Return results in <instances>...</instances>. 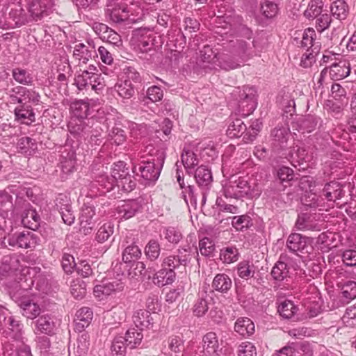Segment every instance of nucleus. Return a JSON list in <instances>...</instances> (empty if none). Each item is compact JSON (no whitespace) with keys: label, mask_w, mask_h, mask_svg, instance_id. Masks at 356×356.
I'll return each instance as SVG.
<instances>
[{"label":"nucleus","mask_w":356,"mask_h":356,"mask_svg":"<svg viewBox=\"0 0 356 356\" xmlns=\"http://www.w3.org/2000/svg\"><path fill=\"white\" fill-rule=\"evenodd\" d=\"M89 337L87 334H81L77 340L76 343L74 344L72 348L69 347V356H85L89 349Z\"/></svg>","instance_id":"obj_26"},{"label":"nucleus","mask_w":356,"mask_h":356,"mask_svg":"<svg viewBox=\"0 0 356 356\" xmlns=\"http://www.w3.org/2000/svg\"><path fill=\"white\" fill-rule=\"evenodd\" d=\"M232 94L238 101L242 115H248L256 109V90L254 88L250 86H243L242 89L238 88Z\"/></svg>","instance_id":"obj_6"},{"label":"nucleus","mask_w":356,"mask_h":356,"mask_svg":"<svg viewBox=\"0 0 356 356\" xmlns=\"http://www.w3.org/2000/svg\"><path fill=\"white\" fill-rule=\"evenodd\" d=\"M262 125V122L259 119L252 121L249 128L247 127L246 133L243 136V141L246 143L252 142L261 130Z\"/></svg>","instance_id":"obj_52"},{"label":"nucleus","mask_w":356,"mask_h":356,"mask_svg":"<svg viewBox=\"0 0 356 356\" xmlns=\"http://www.w3.org/2000/svg\"><path fill=\"white\" fill-rule=\"evenodd\" d=\"M143 338L142 332L136 328L129 329L124 337L127 346L131 349L138 346L141 343Z\"/></svg>","instance_id":"obj_43"},{"label":"nucleus","mask_w":356,"mask_h":356,"mask_svg":"<svg viewBox=\"0 0 356 356\" xmlns=\"http://www.w3.org/2000/svg\"><path fill=\"white\" fill-rule=\"evenodd\" d=\"M235 38L229 41V47L233 54L243 60L249 59L260 51L257 40L253 38V32L247 26L238 25L235 30Z\"/></svg>","instance_id":"obj_1"},{"label":"nucleus","mask_w":356,"mask_h":356,"mask_svg":"<svg viewBox=\"0 0 356 356\" xmlns=\"http://www.w3.org/2000/svg\"><path fill=\"white\" fill-rule=\"evenodd\" d=\"M165 239L169 243L177 244L182 238L180 230L175 227H165L163 232Z\"/></svg>","instance_id":"obj_62"},{"label":"nucleus","mask_w":356,"mask_h":356,"mask_svg":"<svg viewBox=\"0 0 356 356\" xmlns=\"http://www.w3.org/2000/svg\"><path fill=\"white\" fill-rule=\"evenodd\" d=\"M213 50L209 45H204L200 51L197 59V65L205 70H217L218 68L229 70L239 66V65L230 59L228 55L219 53Z\"/></svg>","instance_id":"obj_3"},{"label":"nucleus","mask_w":356,"mask_h":356,"mask_svg":"<svg viewBox=\"0 0 356 356\" xmlns=\"http://www.w3.org/2000/svg\"><path fill=\"white\" fill-rule=\"evenodd\" d=\"M36 329L38 332L47 335H53L56 331L54 318L49 315H42L36 321Z\"/></svg>","instance_id":"obj_27"},{"label":"nucleus","mask_w":356,"mask_h":356,"mask_svg":"<svg viewBox=\"0 0 356 356\" xmlns=\"http://www.w3.org/2000/svg\"><path fill=\"white\" fill-rule=\"evenodd\" d=\"M297 34L301 38L300 42H297V44H300V47L316 54L320 52L321 44L315 40L316 34L313 29L308 28L303 31H300Z\"/></svg>","instance_id":"obj_12"},{"label":"nucleus","mask_w":356,"mask_h":356,"mask_svg":"<svg viewBox=\"0 0 356 356\" xmlns=\"http://www.w3.org/2000/svg\"><path fill=\"white\" fill-rule=\"evenodd\" d=\"M211 286L216 291L226 293L232 288V281L227 275L219 273L214 277Z\"/></svg>","instance_id":"obj_28"},{"label":"nucleus","mask_w":356,"mask_h":356,"mask_svg":"<svg viewBox=\"0 0 356 356\" xmlns=\"http://www.w3.org/2000/svg\"><path fill=\"white\" fill-rule=\"evenodd\" d=\"M165 149L163 144L156 147L152 145L146 147L145 152L149 155L150 158L141 161L138 165V170L141 177L147 181L154 183L159 179L166 156Z\"/></svg>","instance_id":"obj_2"},{"label":"nucleus","mask_w":356,"mask_h":356,"mask_svg":"<svg viewBox=\"0 0 356 356\" xmlns=\"http://www.w3.org/2000/svg\"><path fill=\"white\" fill-rule=\"evenodd\" d=\"M344 195V191L338 182L331 181L324 186L321 196L325 197L328 201L335 202L340 200Z\"/></svg>","instance_id":"obj_23"},{"label":"nucleus","mask_w":356,"mask_h":356,"mask_svg":"<svg viewBox=\"0 0 356 356\" xmlns=\"http://www.w3.org/2000/svg\"><path fill=\"white\" fill-rule=\"evenodd\" d=\"M72 113L76 119H84L90 115V106L84 100H76L70 106Z\"/></svg>","instance_id":"obj_34"},{"label":"nucleus","mask_w":356,"mask_h":356,"mask_svg":"<svg viewBox=\"0 0 356 356\" xmlns=\"http://www.w3.org/2000/svg\"><path fill=\"white\" fill-rule=\"evenodd\" d=\"M67 145L65 146L64 153L67 151ZM76 165V153L74 150L70 149L66 155H63L60 161L61 170L65 174H69L74 171Z\"/></svg>","instance_id":"obj_36"},{"label":"nucleus","mask_w":356,"mask_h":356,"mask_svg":"<svg viewBox=\"0 0 356 356\" xmlns=\"http://www.w3.org/2000/svg\"><path fill=\"white\" fill-rule=\"evenodd\" d=\"M129 10L122 0H106L104 13L114 23H121L129 18Z\"/></svg>","instance_id":"obj_9"},{"label":"nucleus","mask_w":356,"mask_h":356,"mask_svg":"<svg viewBox=\"0 0 356 356\" xmlns=\"http://www.w3.org/2000/svg\"><path fill=\"white\" fill-rule=\"evenodd\" d=\"M178 254H169L164 257L161 261V267L172 269L174 271L181 266H186L190 261L191 257L188 254L180 255V250H178Z\"/></svg>","instance_id":"obj_19"},{"label":"nucleus","mask_w":356,"mask_h":356,"mask_svg":"<svg viewBox=\"0 0 356 356\" xmlns=\"http://www.w3.org/2000/svg\"><path fill=\"white\" fill-rule=\"evenodd\" d=\"M234 330L238 334L247 337L254 332V324L249 318H239L235 323Z\"/></svg>","instance_id":"obj_29"},{"label":"nucleus","mask_w":356,"mask_h":356,"mask_svg":"<svg viewBox=\"0 0 356 356\" xmlns=\"http://www.w3.org/2000/svg\"><path fill=\"white\" fill-rule=\"evenodd\" d=\"M142 252L138 245L131 244L127 246L122 253V261L126 264L138 261Z\"/></svg>","instance_id":"obj_44"},{"label":"nucleus","mask_w":356,"mask_h":356,"mask_svg":"<svg viewBox=\"0 0 356 356\" xmlns=\"http://www.w3.org/2000/svg\"><path fill=\"white\" fill-rule=\"evenodd\" d=\"M89 47L83 43L75 45L73 51L74 58L79 60V64L87 62L96 55L95 47L92 40L88 41Z\"/></svg>","instance_id":"obj_14"},{"label":"nucleus","mask_w":356,"mask_h":356,"mask_svg":"<svg viewBox=\"0 0 356 356\" xmlns=\"http://www.w3.org/2000/svg\"><path fill=\"white\" fill-rule=\"evenodd\" d=\"M239 258V252L235 246H227L220 250V259L225 264H232Z\"/></svg>","instance_id":"obj_47"},{"label":"nucleus","mask_w":356,"mask_h":356,"mask_svg":"<svg viewBox=\"0 0 356 356\" xmlns=\"http://www.w3.org/2000/svg\"><path fill=\"white\" fill-rule=\"evenodd\" d=\"M237 273L241 278L247 280L250 277H253L254 267L249 261H241L237 265Z\"/></svg>","instance_id":"obj_61"},{"label":"nucleus","mask_w":356,"mask_h":356,"mask_svg":"<svg viewBox=\"0 0 356 356\" xmlns=\"http://www.w3.org/2000/svg\"><path fill=\"white\" fill-rule=\"evenodd\" d=\"M67 127L70 134L78 137H84L88 128L83 119L76 118L72 119Z\"/></svg>","instance_id":"obj_46"},{"label":"nucleus","mask_w":356,"mask_h":356,"mask_svg":"<svg viewBox=\"0 0 356 356\" xmlns=\"http://www.w3.org/2000/svg\"><path fill=\"white\" fill-rule=\"evenodd\" d=\"M108 206V202L103 198L83 204L80 216V229L84 234L92 232L97 219L106 213Z\"/></svg>","instance_id":"obj_4"},{"label":"nucleus","mask_w":356,"mask_h":356,"mask_svg":"<svg viewBox=\"0 0 356 356\" xmlns=\"http://www.w3.org/2000/svg\"><path fill=\"white\" fill-rule=\"evenodd\" d=\"M18 152L31 155L36 148L35 140L30 137H22L17 144Z\"/></svg>","instance_id":"obj_51"},{"label":"nucleus","mask_w":356,"mask_h":356,"mask_svg":"<svg viewBox=\"0 0 356 356\" xmlns=\"http://www.w3.org/2000/svg\"><path fill=\"white\" fill-rule=\"evenodd\" d=\"M332 15L340 21L345 19L349 13V8L343 0H337L330 6Z\"/></svg>","instance_id":"obj_38"},{"label":"nucleus","mask_w":356,"mask_h":356,"mask_svg":"<svg viewBox=\"0 0 356 356\" xmlns=\"http://www.w3.org/2000/svg\"><path fill=\"white\" fill-rule=\"evenodd\" d=\"M194 177L198 186L205 188L202 192V202H205L207 191L209 188L213 181L211 172L207 166L200 165L196 169Z\"/></svg>","instance_id":"obj_15"},{"label":"nucleus","mask_w":356,"mask_h":356,"mask_svg":"<svg viewBox=\"0 0 356 356\" xmlns=\"http://www.w3.org/2000/svg\"><path fill=\"white\" fill-rule=\"evenodd\" d=\"M95 29L96 31H99L98 34L100 38L104 40H106L108 44L116 46L121 44L120 35L106 24H99Z\"/></svg>","instance_id":"obj_24"},{"label":"nucleus","mask_w":356,"mask_h":356,"mask_svg":"<svg viewBox=\"0 0 356 356\" xmlns=\"http://www.w3.org/2000/svg\"><path fill=\"white\" fill-rule=\"evenodd\" d=\"M318 123V118L316 116L308 115L299 118L296 122H293L292 127L297 131L310 133L314 131Z\"/></svg>","instance_id":"obj_21"},{"label":"nucleus","mask_w":356,"mask_h":356,"mask_svg":"<svg viewBox=\"0 0 356 356\" xmlns=\"http://www.w3.org/2000/svg\"><path fill=\"white\" fill-rule=\"evenodd\" d=\"M135 35L138 37V46L143 52H147L152 48L154 38L152 34H148V31L137 30Z\"/></svg>","instance_id":"obj_33"},{"label":"nucleus","mask_w":356,"mask_h":356,"mask_svg":"<svg viewBox=\"0 0 356 356\" xmlns=\"http://www.w3.org/2000/svg\"><path fill=\"white\" fill-rule=\"evenodd\" d=\"M278 312L284 318H292L298 311V307L291 300H284L278 306Z\"/></svg>","instance_id":"obj_54"},{"label":"nucleus","mask_w":356,"mask_h":356,"mask_svg":"<svg viewBox=\"0 0 356 356\" xmlns=\"http://www.w3.org/2000/svg\"><path fill=\"white\" fill-rule=\"evenodd\" d=\"M153 318L150 313L145 309H139L134 312L133 315V321L135 325L140 330L144 328H148L152 325Z\"/></svg>","instance_id":"obj_30"},{"label":"nucleus","mask_w":356,"mask_h":356,"mask_svg":"<svg viewBox=\"0 0 356 356\" xmlns=\"http://www.w3.org/2000/svg\"><path fill=\"white\" fill-rule=\"evenodd\" d=\"M39 237L29 231L16 232L8 235L6 241L13 248H33L39 243Z\"/></svg>","instance_id":"obj_7"},{"label":"nucleus","mask_w":356,"mask_h":356,"mask_svg":"<svg viewBox=\"0 0 356 356\" xmlns=\"http://www.w3.org/2000/svg\"><path fill=\"white\" fill-rule=\"evenodd\" d=\"M247 131V126L241 119L236 118L232 120L227 129V135L229 138H238L245 135Z\"/></svg>","instance_id":"obj_35"},{"label":"nucleus","mask_w":356,"mask_h":356,"mask_svg":"<svg viewBox=\"0 0 356 356\" xmlns=\"http://www.w3.org/2000/svg\"><path fill=\"white\" fill-rule=\"evenodd\" d=\"M278 10L277 4L273 1L266 0L261 3V11L266 18L270 19L275 17Z\"/></svg>","instance_id":"obj_60"},{"label":"nucleus","mask_w":356,"mask_h":356,"mask_svg":"<svg viewBox=\"0 0 356 356\" xmlns=\"http://www.w3.org/2000/svg\"><path fill=\"white\" fill-rule=\"evenodd\" d=\"M70 291L75 298L81 299L86 293V284L81 279H76L71 284Z\"/></svg>","instance_id":"obj_58"},{"label":"nucleus","mask_w":356,"mask_h":356,"mask_svg":"<svg viewBox=\"0 0 356 356\" xmlns=\"http://www.w3.org/2000/svg\"><path fill=\"white\" fill-rule=\"evenodd\" d=\"M3 327L8 329L9 331L7 335L10 336L11 338L15 339L21 338L22 335L23 324L19 321L16 320L13 316H11V317L7 319V322Z\"/></svg>","instance_id":"obj_40"},{"label":"nucleus","mask_w":356,"mask_h":356,"mask_svg":"<svg viewBox=\"0 0 356 356\" xmlns=\"http://www.w3.org/2000/svg\"><path fill=\"white\" fill-rule=\"evenodd\" d=\"M14 79L20 84L31 85L33 82V77L26 70L21 68H15L13 70Z\"/></svg>","instance_id":"obj_63"},{"label":"nucleus","mask_w":356,"mask_h":356,"mask_svg":"<svg viewBox=\"0 0 356 356\" xmlns=\"http://www.w3.org/2000/svg\"><path fill=\"white\" fill-rule=\"evenodd\" d=\"M207 292L202 293L199 296L193 306V313L197 316H202L209 309L208 302L207 300Z\"/></svg>","instance_id":"obj_57"},{"label":"nucleus","mask_w":356,"mask_h":356,"mask_svg":"<svg viewBox=\"0 0 356 356\" xmlns=\"http://www.w3.org/2000/svg\"><path fill=\"white\" fill-rule=\"evenodd\" d=\"M307 238L301 234L293 233L289 235L286 241V246L292 252H302L307 247Z\"/></svg>","instance_id":"obj_31"},{"label":"nucleus","mask_w":356,"mask_h":356,"mask_svg":"<svg viewBox=\"0 0 356 356\" xmlns=\"http://www.w3.org/2000/svg\"><path fill=\"white\" fill-rule=\"evenodd\" d=\"M97 182L102 190H104L102 191V193L109 192L116 186V178L114 177L113 171L110 176L105 175L99 177Z\"/></svg>","instance_id":"obj_59"},{"label":"nucleus","mask_w":356,"mask_h":356,"mask_svg":"<svg viewBox=\"0 0 356 356\" xmlns=\"http://www.w3.org/2000/svg\"><path fill=\"white\" fill-rule=\"evenodd\" d=\"M142 209L141 200H128L120 201L116 208L118 218L128 220L134 216Z\"/></svg>","instance_id":"obj_13"},{"label":"nucleus","mask_w":356,"mask_h":356,"mask_svg":"<svg viewBox=\"0 0 356 356\" xmlns=\"http://www.w3.org/2000/svg\"><path fill=\"white\" fill-rule=\"evenodd\" d=\"M181 161L188 173L198 164L196 154L191 149H184L181 154Z\"/></svg>","instance_id":"obj_53"},{"label":"nucleus","mask_w":356,"mask_h":356,"mask_svg":"<svg viewBox=\"0 0 356 356\" xmlns=\"http://www.w3.org/2000/svg\"><path fill=\"white\" fill-rule=\"evenodd\" d=\"M270 136L274 148L284 149L286 147L290 137V129L287 125L275 127L272 130Z\"/></svg>","instance_id":"obj_17"},{"label":"nucleus","mask_w":356,"mask_h":356,"mask_svg":"<svg viewBox=\"0 0 356 356\" xmlns=\"http://www.w3.org/2000/svg\"><path fill=\"white\" fill-rule=\"evenodd\" d=\"M13 297L15 298L16 302L22 309L24 316L27 318L34 319L40 314L42 309L34 300L25 296L18 297L16 294Z\"/></svg>","instance_id":"obj_11"},{"label":"nucleus","mask_w":356,"mask_h":356,"mask_svg":"<svg viewBox=\"0 0 356 356\" xmlns=\"http://www.w3.org/2000/svg\"><path fill=\"white\" fill-rule=\"evenodd\" d=\"M128 347L123 336H116L112 342L111 347L113 356H125L126 349Z\"/></svg>","instance_id":"obj_56"},{"label":"nucleus","mask_w":356,"mask_h":356,"mask_svg":"<svg viewBox=\"0 0 356 356\" xmlns=\"http://www.w3.org/2000/svg\"><path fill=\"white\" fill-rule=\"evenodd\" d=\"M342 298L347 303L356 298V282L348 280L341 286Z\"/></svg>","instance_id":"obj_55"},{"label":"nucleus","mask_w":356,"mask_h":356,"mask_svg":"<svg viewBox=\"0 0 356 356\" xmlns=\"http://www.w3.org/2000/svg\"><path fill=\"white\" fill-rule=\"evenodd\" d=\"M118 284L115 283H103L96 285L94 287L93 293L95 297L100 300H103L105 297L110 296L116 290Z\"/></svg>","instance_id":"obj_49"},{"label":"nucleus","mask_w":356,"mask_h":356,"mask_svg":"<svg viewBox=\"0 0 356 356\" xmlns=\"http://www.w3.org/2000/svg\"><path fill=\"white\" fill-rule=\"evenodd\" d=\"M113 173L114 177L116 178V186L121 187L122 191L127 193L135 188L136 179L129 175L128 168H125V163L123 161H119L114 164Z\"/></svg>","instance_id":"obj_8"},{"label":"nucleus","mask_w":356,"mask_h":356,"mask_svg":"<svg viewBox=\"0 0 356 356\" xmlns=\"http://www.w3.org/2000/svg\"><path fill=\"white\" fill-rule=\"evenodd\" d=\"M203 353L207 356L218 355L221 351L218 339L215 332H208L202 338Z\"/></svg>","instance_id":"obj_18"},{"label":"nucleus","mask_w":356,"mask_h":356,"mask_svg":"<svg viewBox=\"0 0 356 356\" xmlns=\"http://www.w3.org/2000/svg\"><path fill=\"white\" fill-rule=\"evenodd\" d=\"M74 84L79 90L91 89L99 92L106 86V81L104 76L98 73L97 67L90 65L88 69L76 71Z\"/></svg>","instance_id":"obj_5"},{"label":"nucleus","mask_w":356,"mask_h":356,"mask_svg":"<svg viewBox=\"0 0 356 356\" xmlns=\"http://www.w3.org/2000/svg\"><path fill=\"white\" fill-rule=\"evenodd\" d=\"M199 250L202 255L212 257L215 250V244L211 239L204 237L199 241Z\"/></svg>","instance_id":"obj_64"},{"label":"nucleus","mask_w":356,"mask_h":356,"mask_svg":"<svg viewBox=\"0 0 356 356\" xmlns=\"http://www.w3.org/2000/svg\"><path fill=\"white\" fill-rule=\"evenodd\" d=\"M296 227L302 231H320L321 228L318 223L311 219L306 214L299 216L296 222Z\"/></svg>","instance_id":"obj_42"},{"label":"nucleus","mask_w":356,"mask_h":356,"mask_svg":"<svg viewBox=\"0 0 356 356\" xmlns=\"http://www.w3.org/2000/svg\"><path fill=\"white\" fill-rule=\"evenodd\" d=\"M12 92L19 94L24 99V103L26 102L38 103L40 101V95L33 90L27 89L25 87L17 86L11 89Z\"/></svg>","instance_id":"obj_48"},{"label":"nucleus","mask_w":356,"mask_h":356,"mask_svg":"<svg viewBox=\"0 0 356 356\" xmlns=\"http://www.w3.org/2000/svg\"><path fill=\"white\" fill-rule=\"evenodd\" d=\"M282 259L283 257H281L280 259L273 267L270 273L273 278L277 281H282L289 277L288 264Z\"/></svg>","instance_id":"obj_41"},{"label":"nucleus","mask_w":356,"mask_h":356,"mask_svg":"<svg viewBox=\"0 0 356 356\" xmlns=\"http://www.w3.org/2000/svg\"><path fill=\"white\" fill-rule=\"evenodd\" d=\"M93 313L89 307H82L79 309L75 315V330L78 332H82L85 327H87L92 319Z\"/></svg>","instance_id":"obj_22"},{"label":"nucleus","mask_w":356,"mask_h":356,"mask_svg":"<svg viewBox=\"0 0 356 356\" xmlns=\"http://www.w3.org/2000/svg\"><path fill=\"white\" fill-rule=\"evenodd\" d=\"M3 356H33L29 346L22 345L18 348H15L13 345L7 343L3 351Z\"/></svg>","instance_id":"obj_45"},{"label":"nucleus","mask_w":356,"mask_h":356,"mask_svg":"<svg viewBox=\"0 0 356 356\" xmlns=\"http://www.w3.org/2000/svg\"><path fill=\"white\" fill-rule=\"evenodd\" d=\"M161 254V245L158 241L151 239L145 248V254L151 261H156Z\"/></svg>","instance_id":"obj_50"},{"label":"nucleus","mask_w":356,"mask_h":356,"mask_svg":"<svg viewBox=\"0 0 356 356\" xmlns=\"http://www.w3.org/2000/svg\"><path fill=\"white\" fill-rule=\"evenodd\" d=\"M175 271L165 267H161L152 277L153 283L159 287L170 285L175 282Z\"/></svg>","instance_id":"obj_20"},{"label":"nucleus","mask_w":356,"mask_h":356,"mask_svg":"<svg viewBox=\"0 0 356 356\" xmlns=\"http://www.w3.org/2000/svg\"><path fill=\"white\" fill-rule=\"evenodd\" d=\"M350 72L349 63L346 60H340L331 65L329 70L332 80H341L348 76Z\"/></svg>","instance_id":"obj_25"},{"label":"nucleus","mask_w":356,"mask_h":356,"mask_svg":"<svg viewBox=\"0 0 356 356\" xmlns=\"http://www.w3.org/2000/svg\"><path fill=\"white\" fill-rule=\"evenodd\" d=\"M115 91L123 99H130L135 94V87L129 80H121L115 86Z\"/></svg>","instance_id":"obj_39"},{"label":"nucleus","mask_w":356,"mask_h":356,"mask_svg":"<svg viewBox=\"0 0 356 356\" xmlns=\"http://www.w3.org/2000/svg\"><path fill=\"white\" fill-rule=\"evenodd\" d=\"M41 218L36 210L33 209L28 202L25 205V209L22 214V223L25 227L31 230H37L40 225Z\"/></svg>","instance_id":"obj_16"},{"label":"nucleus","mask_w":356,"mask_h":356,"mask_svg":"<svg viewBox=\"0 0 356 356\" xmlns=\"http://www.w3.org/2000/svg\"><path fill=\"white\" fill-rule=\"evenodd\" d=\"M28 10L32 20L38 21L44 15H47V10L45 4L40 0H31L29 3Z\"/></svg>","instance_id":"obj_32"},{"label":"nucleus","mask_w":356,"mask_h":356,"mask_svg":"<svg viewBox=\"0 0 356 356\" xmlns=\"http://www.w3.org/2000/svg\"><path fill=\"white\" fill-rule=\"evenodd\" d=\"M248 192L247 180L242 177H232L223 186L226 197L239 199L245 196Z\"/></svg>","instance_id":"obj_10"},{"label":"nucleus","mask_w":356,"mask_h":356,"mask_svg":"<svg viewBox=\"0 0 356 356\" xmlns=\"http://www.w3.org/2000/svg\"><path fill=\"white\" fill-rule=\"evenodd\" d=\"M15 115L17 120L26 124H30L35 121V113L30 106L23 104L15 108Z\"/></svg>","instance_id":"obj_37"}]
</instances>
